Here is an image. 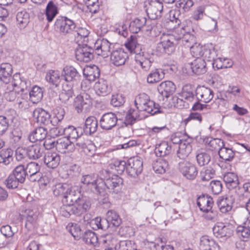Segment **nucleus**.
<instances>
[{
	"label": "nucleus",
	"instance_id": "1",
	"mask_svg": "<svg viewBox=\"0 0 250 250\" xmlns=\"http://www.w3.org/2000/svg\"><path fill=\"white\" fill-rule=\"evenodd\" d=\"M134 103L138 110L146 112L151 115L162 112L159 104L151 100L149 96L145 93L138 95Z\"/></svg>",
	"mask_w": 250,
	"mask_h": 250
},
{
	"label": "nucleus",
	"instance_id": "2",
	"mask_svg": "<svg viewBox=\"0 0 250 250\" xmlns=\"http://www.w3.org/2000/svg\"><path fill=\"white\" fill-rule=\"evenodd\" d=\"M123 180L117 175H112L111 177H104V180H101L100 195L104 196L107 189L109 192L118 193L121 189Z\"/></svg>",
	"mask_w": 250,
	"mask_h": 250
},
{
	"label": "nucleus",
	"instance_id": "3",
	"mask_svg": "<svg viewBox=\"0 0 250 250\" xmlns=\"http://www.w3.org/2000/svg\"><path fill=\"white\" fill-rule=\"evenodd\" d=\"M181 138L179 133H176L171 137V141L174 144H179V149L177 151L178 157L181 159L186 158L191 152L192 150L191 138L185 137Z\"/></svg>",
	"mask_w": 250,
	"mask_h": 250
},
{
	"label": "nucleus",
	"instance_id": "4",
	"mask_svg": "<svg viewBox=\"0 0 250 250\" xmlns=\"http://www.w3.org/2000/svg\"><path fill=\"white\" fill-rule=\"evenodd\" d=\"M191 54L193 57L198 56L209 62L216 57V52L214 45L210 43L201 46L200 44L191 47Z\"/></svg>",
	"mask_w": 250,
	"mask_h": 250
},
{
	"label": "nucleus",
	"instance_id": "5",
	"mask_svg": "<svg viewBox=\"0 0 250 250\" xmlns=\"http://www.w3.org/2000/svg\"><path fill=\"white\" fill-rule=\"evenodd\" d=\"M101 179L94 174L83 175L81 179V188L85 189L87 192H92L100 195Z\"/></svg>",
	"mask_w": 250,
	"mask_h": 250
},
{
	"label": "nucleus",
	"instance_id": "6",
	"mask_svg": "<svg viewBox=\"0 0 250 250\" xmlns=\"http://www.w3.org/2000/svg\"><path fill=\"white\" fill-rule=\"evenodd\" d=\"M173 35L163 34L160 38V42L157 44L156 51L160 55L163 54H171L175 50Z\"/></svg>",
	"mask_w": 250,
	"mask_h": 250
},
{
	"label": "nucleus",
	"instance_id": "7",
	"mask_svg": "<svg viewBox=\"0 0 250 250\" xmlns=\"http://www.w3.org/2000/svg\"><path fill=\"white\" fill-rule=\"evenodd\" d=\"M54 26L61 34L64 35L74 33L77 28L76 23L72 20L63 17L57 19Z\"/></svg>",
	"mask_w": 250,
	"mask_h": 250
},
{
	"label": "nucleus",
	"instance_id": "8",
	"mask_svg": "<svg viewBox=\"0 0 250 250\" xmlns=\"http://www.w3.org/2000/svg\"><path fill=\"white\" fill-rule=\"evenodd\" d=\"M92 104V102L90 96L85 92L78 95L74 101V106L78 113H81L83 110L87 111Z\"/></svg>",
	"mask_w": 250,
	"mask_h": 250
},
{
	"label": "nucleus",
	"instance_id": "9",
	"mask_svg": "<svg viewBox=\"0 0 250 250\" xmlns=\"http://www.w3.org/2000/svg\"><path fill=\"white\" fill-rule=\"evenodd\" d=\"M143 170V161L139 157L129 159L127 162L126 173L131 177L135 178L140 174Z\"/></svg>",
	"mask_w": 250,
	"mask_h": 250
},
{
	"label": "nucleus",
	"instance_id": "10",
	"mask_svg": "<svg viewBox=\"0 0 250 250\" xmlns=\"http://www.w3.org/2000/svg\"><path fill=\"white\" fill-rule=\"evenodd\" d=\"M94 49L87 44L79 45L75 51L76 58L80 62H87L94 58Z\"/></svg>",
	"mask_w": 250,
	"mask_h": 250
},
{
	"label": "nucleus",
	"instance_id": "11",
	"mask_svg": "<svg viewBox=\"0 0 250 250\" xmlns=\"http://www.w3.org/2000/svg\"><path fill=\"white\" fill-rule=\"evenodd\" d=\"M179 169L183 175L189 180L195 179L198 173L196 166L187 161L179 163Z\"/></svg>",
	"mask_w": 250,
	"mask_h": 250
},
{
	"label": "nucleus",
	"instance_id": "12",
	"mask_svg": "<svg viewBox=\"0 0 250 250\" xmlns=\"http://www.w3.org/2000/svg\"><path fill=\"white\" fill-rule=\"evenodd\" d=\"M118 121L117 115L112 112L105 113L99 121L100 126L104 130H110L115 127Z\"/></svg>",
	"mask_w": 250,
	"mask_h": 250
},
{
	"label": "nucleus",
	"instance_id": "13",
	"mask_svg": "<svg viewBox=\"0 0 250 250\" xmlns=\"http://www.w3.org/2000/svg\"><path fill=\"white\" fill-rule=\"evenodd\" d=\"M234 201L232 196L225 195L219 197L216 203L220 212L226 214L231 211Z\"/></svg>",
	"mask_w": 250,
	"mask_h": 250
},
{
	"label": "nucleus",
	"instance_id": "14",
	"mask_svg": "<svg viewBox=\"0 0 250 250\" xmlns=\"http://www.w3.org/2000/svg\"><path fill=\"white\" fill-rule=\"evenodd\" d=\"M163 12V4L159 0L151 1L147 9L148 17L151 20L160 18Z\"/></svg>",
	"mask_w": 250,
	"mask_h": 250
},
{
	"label": "nucleus",
	"instance_id": "15",
	"mask_svg": "<svg viewBox=\"0 0 250 250\" xmlns=\"http://www.w3.org/2000/svg\"><path fill=\"white\" fill-rule=\"evenodd\" d=\"M53 144L57 151L61 153H69L75 150V145L66 137L58 139Z\"/></svg>",
	"mask_w": 250,
	"mask_h": 250
},
{
	"label": "nucleus",
	"instance_id": "16",
	"mask_svg": "<svg viewBox=\"0 0 250 250\" xmlns=\"http://www.w3.org/2000/svg\"><path fill=\"white\" fill-rule=\"evenodd\" d=\"M111 44L106 39H98L94 44V52L97 55L105 58L110 53Z\"/></svg>",
	"mask_w": 250,
	"mask_h": 250
},
{
	"label": "nucleus",
	"instance_id": "17",
	"mask_svg": "<svg viewBox=\"0 0 250 250\" xmlns=\"http://www.w3.org/2000/svg\"><path fill=\"white\" fill-rule=\"evenodd\" d=\"M85 198L86 197L81 195L79 191L76 190L74 188L70 187L68 191L66 192L62 200L64 204L71 206L79 202L80 200Z\"/></svg>",
	"mask_w": 250,
	"mask_h": 250
},
{
	"label": "nucleus",
	"instance_id": "18",
	"mask_svg": "<svg viewBox=\"0 0 250 250\" xmlns=\"http://www.w3.org/2000/svg\"><path fill=\"white\" fill-rule=\"evenodd\" d=\"M188 26L182 27L180 30H177L176 32L179 36L176 40L180 41L183 44L191 48L193 46L191 44L195 42V37L190 34Z\"/></svg>",
	"mask_w": 250,
	"mask_h": 250
},
{
	"label": "nucleus",
	"instance_id": "19",
	"mask_svg": "<svg viewBox=\"0 0 250 250\" xmlns=\"http://www.w3.org/2000/svg\"><path fill=\"white\" fill-rule=\"evenodd\" d=\"M128 58L127 53L121 48L114 50L110 53L111 62L117 66L125 64Z\"/></svg>",
	"mask_w": 250,
	"mask_h": 250
},
{
	"label": "nucleus",
	"instance_id": "20",
	"mask_svg": "<svg viewBox=\"0 0 250 250\" xmlns=\"http://www.w3.org/2000/svg\"><path fill=\"white\" fill-rule=\"evenodd\" d=\"M7 84H9V86H11V88L17 91L20 89L22 94H23L26 91L28 87L26 80L23 78H21L20 74L18 73H15L11 77V82Z\"/></svg>",
	"mask_w": 250,
	"mask_h": 250
},
{
	"label": "nucleus",
	"instance_id": "21",
	"mask_svg": "<svg viewBox=\"0 0 250 250\" xmlns=\"http://www.w3.org/2000/svg\"><path fill=\"white\" fill-rule=\"evenodd\" d=\"M91 207L90 201L84 199L80 200L79 202L71 205V213L76 216H81L88 210Z\"/></svg>",
	"mask_w": 250,
	"mask_h": 250
},
{
	"label": "nucleus",
	"instance_id": "22",
	"mask_svg": "<svg viewBox=\"0 0 250 250\" xmlns=\"http://www.w3.org/2000/svg\"><path fill=\"white\" fill-rule=\"evenodd\" d=\"M214 235L218 238L224 240L229 237L232 234V231L229 226L225 225L222 223H216L212 229Z\"/></svg>",
	"mask_w": 250,
	"mask_h": 250
},
{
	"label": "nucleus",
	"instance_id": "23",
	"mask_svg": "<svg viewBox=\"0 0 250 250\" xmlns=\"http://www.w3.org/2000/svg\"><path fill=\"white\" fill-rule=\"evenodd\" d=\"M213 96V91L209 88L202 86L196 88V96L198 101L207 103L212 99Z\"/></svg>",
	"mask_w": 250,
	"mask_h": 250
},
{
	"label": "nucleus",
	"instance_id": "24",
	"mask_svg": "<svg viewBox=\"0 0 250 250\" xmlns=\"http://www.w3.org/2000/svg\"><path fill=\"white\" fill-rule=\"evenodd\" d=\"M135 59L136 63L145 71L148 70L153 62V58L149 54L144 52L137 53Z\"/></svg>",
	"mask_w": 250,
	"mask_h": 250
},
{
	"label": "nucleus",
	"instance_id": "25",
	"mask_svg": "<svg viewBox=\"0 0 250 250\" xmlns=\"http://www.w3.org/2000/svg\"><path fill=\"white\" fill-rule=\"evenodd\" d=\"M33 116L36 119L37 123L43 125H47L50 123L53 124L50 120L49 113L42 108H37L33 112Z\"/></svg>",
	"mask_w": 250,
	"mask_h": 250
},
{
	"label": "nucleus",
	"instance_id": "26",
	"mask_svg": "<svg viewBox=\"0 0 250 250\" xmlns=\"http://www.w3.org/2000/svg\"><path fill=\"white\" fill-rule=\"evenodd\" d=\"M157 89L163 97L168 98L175 92L176 86L171 81H167L162 82L158 86Z\"/></svg>",
	"mask_w": 250,
	"mask_h": 250
},
{
	"label": "nucleus",
	"instance_id": "27",
	"mask_svg": "<svg viewBox=\"0 0 250 250\" xmlns=\"http://www.w3.org/2000/svg\"><path fill=\"white\" fill-rule=\"evenodd\" d=\"M98 126V121L94 116H89L85 121V124L82 127L83 134L91 135L95 133Z\"/></svg>",
	"mask_w": 250,
	"mask_h": 250
},
{
	"label": "nucleus",
	"instance_id": "28",
	"mask_svg": "<svg viewBox=\"0 0 250 250\" xmlns=\"http://www.w3.org/2000/svg\"><path fill=\"white\" fill-rule=\"evenodd\" d=\"M194 57L196 58L190 63L192 72L197 75L205 73L207 71L206 62L204 59L198 56Z\"/></svg>",
	"mask_w": 250,
	"mask_h": 250
},
{
	"label": "nucleus",
	"instance_id": "29",
	"mask_svg": "<svg viewBox=\"0 0 250 250\" xmlns=\"http://www.w3.org/2000/svg\"><path fill=\"white\" fill-rule=\"evenodd\" d=\"M13 68L9 63H2L0 65V80L4 83L11 82Z\"/></svg>",
	"mask_w": 250,
	"mask_h": 250
},
{
	"label": "nucleus",
	"instance_id": "30",
	"mask_svg": "<svg viewBox=\"0 0 250 250\" xmlns=\"http://www.w3.org/2000/svg\"><path fill=\"white\" fill-rule=\"evenodd\" d=\"M76 146L81 149L82 150L87 156H93L96 151V146L94 144L89 140L84 141H78L76 144Z\"/></svg>",
	"mask_w": 250,
	"mask_h": 250
},
{
	"label": "nucleus",
	"instance_id": "31",
	"mask_svg": "<svg viewBox=\"0 0 250 250\" xmlns=\"http://www.w3.org/2000/svg\"><path fill=\"white\" fill-rule=\"evenodd\" d=\"M62 77L66 82L76 81L80 77L77 69L72 66H65L62 72Z\"/></svg>",
	"mask_w": 250,
	"mask_h": 250
},
{
	"label": "nucleus",
	"instance_id": "32",
	"mask_svg": "<svg viewBox=\"0 0 250 250\" xmlns=\"http://www.w3.org/2000/svg\"><path fill=\"white\" fill-rule=\"evenodd\" d=\"M60 162V156L56 152H47L44 156V163L49 168L57 167Z\"/></svg>",
	"mask_w": 250,
	"mask_h": 250
},
{
	"label": "nucleus",
	"instance_id": "33",
	"mask_svg": "<svg viewBox=\"0 0 250 250\" xmlns=\"http://www.w3.org/2000/svg\"><path fill=\"white\" fill-rule=\"evenodd\" d=\"M106 223L107 228L118 227L122 223V219L118 213L113 210H108L106 213Z\"/></svg>",
	"mask_w": 250,
	"mask_h": 250
},
{
	"label": "nucleus",
	"instance_id": "34",
	"mask_svg": "<svg viewBox=\"0 0 250 250\" xmlns=\"http://www.w3.org/2000/svg\"><path fill=\"white\" fill-rule=\"evenodd\" d=\"M197 204L201 211H208L212 208L213 201L208 195H202L197 199Z\"/></svg>",
	"mask_w": 250,
	"mask_h": 250
},
{
	"label": "nucleus",
	"instance_id": "35",
	"mask_svg": "<svg viewBox=\"0 0 250 250\" xmlns=\"http://www.w3.org/2000/svg\"><path fill=\"white\" fill-rule=\"evenodd\" d=\"M47 134L46 128L43 127H39L30 133L28 139L30 142L32 143L41 142L46 138Z\"/></svg>",
	"mask_w": 250,
	"mask_h": 250
},
{
	"label": "nucleus",
	"instance_id": "36",
	"mask_svg": "<svg viewBox=\"0 0 250 250\" xmlns=\"http://www.w3.org/2000/svg\"><path fill=\"white\" fill-rule=\"evenodd\" d=\"M96 93L99 96H104L110 93L111 88L109 86L107 82L100 79L96 82L94 86Z\"/></svg>",
	"mask_w": 250,
	"mask_h": 250
},
{
	"label": "nucleus",
	"instance_id": "37",
	"mask_svg": "<svg viewBox=\"0 0 250 250\" xmlns=\"http://www.w3.org/2000/svg\"><path fill=\"white\" fill-rule=\"evenodd\" d=\"M43 152V148L37 144L28 146L26 150V153L28 158L33 160L38 159L42 157Z\"/></svg>",
	"mask_w": 250,
	"mask_h": 250
},
{
	"label": "nucleus",
	"instance_id": "38",
	"mask_svg": "<svg viewBox=\"0 0 250 250\" xmlns=\"http://www.w3.org/2000/svg\"><path fill=\"white\" fill-rule=\"evenodd\" d=\"M28 93H29V100L33 104L39 103L43 97V91L37 85H34L31 90L27 89L23 94H27Z\"/></svg>",
	"mask_w": 250,
	"mask_h": 250
},
{
	"label": "nucleus",
	"instance_id": "39",
	"mask_svg": "<svg viewBox=\"0 0 250 250\" xmlns=\"http://www.w3.org/2000/svg\"><path fill=\"white\" fill-rule=\"evenodd\" d=\"M83 75L90 82L95 81L100 76V70L96 65L87 66L83 71Z\"/></svg>",
	"mask_w": 250,
	"mask_h": 250
},
{
	"label": "nucleus",
	"instance_id": "40",
	"mask_svg": "<svg viewBox=\"0 0 250 250\" xmlns=\"http://www.w3.org/2000/svg\"><path fill=\"white\" fill-rule=\"evenodd\" d=\"M64 135L68 139H77L83 134L82 127H75L72 125L64 127Z\"/></svg>",
	"mask_w": 250,
	"mask_h": 250
},
{
	"label": "nucleus",
	"instance_id": "41",
	"mask_svg": "<svg viewBox=\"0 0 250 250\" xmlns=\"http://www.w3.org/2000/svg\"><path fill=\"white\" fill-rule=\"evenodd\" d=\"M83 240L87 244L92 245L94 247L99 246V239L96 234L90 230H86L82 234Z\"/></svg>",
	"mask_w": 250,
	"mask_h": 250
},
{
	"label": "nucleus",
	"instance_id": "42",
	"mask_svg": "<svg viewBox=\"0 0 250 250\" xmlns=\"http://www.w3.org/2000/svg\"><path fill=\"white\" fill-rule=\"evenodd\" d=\"M152 167L154 171L158 174L164 173L168 168V162L162 158H158L153 162Z\"/></svg>",
	"mask_w": 250,
	"mask_h": 250
},
{
	"label": "nucleus",
	"instance_id": "43",
	"mask_svg": "<svg viewBox=\"0 0 250 250\" xmlns=\"http://www.w3.org/2000/svg\"><path fill=\"white\" fill-rule=\"evenodd\" d=\"M171 151V146L167 142H162L156 145L154 152L157 156L161 157L168 155Z\"/></svg>",
	"mask_w": 250,
	"mask_h": 250
},
{
	"label": "nucleus",
	"instance_id": "44",
	"mask_svg": "<svg viewBox=\"0 0 250 250\" xmlns=\"http://www.w3.org/2000/svg\"><path fill=\"white\" fill-rule=\"evenodd\" d=\"M146 17H139L135 19L130 23L129 29L133 33H137L146 24Z\"/></svg>",
	"mask_w": 250,
	"mask_h": 250
},
{
	"label": "nucleus",
	"instance_id": "45",
	"mask_svg": "<svg viewBox=\"0 0 250 250\" xmlns=\"http://www.w3.org/2000/svg\"><path fill=\"white\" fill-rule=\"evenodd\" d=\"M205 142L208 148L211 151H220L224 146L223 141L218 138H208L205 140Z\"/></svg>",
	"mask_w": 250,
	"mask_h": 250
},
{
	"label": "nucleus",
	"instance_id": "46",
	"mask_svg": "<svg viewBox=\"0 0 250 250\" xmlns=\"http://www.w3.org/2000/svg\"><path fill=\"white\" fill-rule=\"evenodd\" d=\"M69 187L70 186L66 183H57L52 187L53 193L55 196H61L62 198L68 191Z\"/></svg>",
	"mask_w": 250,
	"mask_h": 250
},
{
	"label": "nucleus",
	"instance_id": "47",
	"mask_svg": "<svg viewBox=\"0 0 250 250\" xmlns=\"http://www.w3.org/2000/svg\"><path fill=\"white\" fill-rule=\"evenodd\" d=\"M58 13V7L52 1L48 3L45 9V16L48 22L52 21Z\"/></svg>",
	"mask_w": 250,
	"mask_h": 250
},
{
	"label": "nucleus",
	"instance_id": "48",
	"mask_svg": "<svg viewBox=\"0 0 250 250\" xmlns=\"http://www.w3.org/2000/svg\"><path fill=\"white\" fill-rule=\"evenodd\" d=\"M165 73L161 69H155L152 70L148 75L147 82L149 83H153L160 82L164 78Z\"/></svg>",
	"mask_w": 250,
	"mask_h": 250
},
{
	"label": "nucleus",
	"instance_id": "49",
	"mask_svg": "<svg viewBox=\"0 0 250 250\" xmlns=\"http://www.w3.org/2000/svg\"><path fill=\"white\" fill-rule=\"evenodd\" d=\"M45 79L57 87L61 82L60 74L58 71L50 70L46 73Z\"/></svg>",
	"mask_w": 250,
	"mask_h": 250
},
{
	"label": "nucleus",
	"instance_id": "50",
	"mask_svg": "<svg viewBox=\"0 0 250 250\" xmlns=\"http://www.w3.org/2000/svg\"><path fill=\"white\" fill-rule=\"evenodd\" d=\"M11 174L15 176L19 181H21V184L23 183L26 176H28L25 167L22 164L17 166Z\"/></svg>",
	"mask_w": 250,
	"mask_h": 250
},
{
	"label": "nucleus",
	"instance_id": "51",
	"mask_svg": "<svg viewBox=\"0 0 250 250\" xmlns=\"http://www.w3.org/2000/svg\"><path fill=\"white\" fill-rule=\"evenodd\" d=\"M13 150L11 148L3 149L0 151V163L9 165L13 160Z\"/></svg>",
	"mask_w": 250,
	"mask_h": 250
},
{
	"label": "nucleus",
	"instance_id": "52",
	"mask_svg": "<svg viewBox=\"0 0 250 250\" xmlns=\"http://www.w3.org/2000/svg\"><path fill=\"white\" fill-rule=\"evenodd\" d=\"M219 157L225 161L230 162L232 161L235 155V151L231 148L225 147L224 146L222 147L220 151H218Z\"/></svg>",
	"mask_w": 250,
	"mask_h": 250
},
{
	"label": "nucleus",
	"instance_id": "53",
	"mask_svg": "<svg viewBox=\"0 0 250 250\" xmlns=\"http://www.w3.org/2000/svg\"><path fill=\"white\" fill-rule=\"evenodd\" d=\"M216 246L215 242L208 236H203L200 239V250H212V248H214Z\"/></svg>",
	"mask_w": 250,
	"mask_h": 250
},
{
	"label": "nucleus",
	"instance_id": "54",
	"mask_svg": "<svg viewBox=\"0 0 250 250\" xmlns=\"http://www.w3.org/2000/svg\"><path fill=\"white\" fill-rule=\"evenodd\" d=\"M223 179L227 186L231 188H236L239 184L238 177L234 173L228 172L226 173L224 176Z\"/></svg>",
	"mask_w": 250,
	"mask_h": 250
},
{
	"label": "nucleus",
	"instance_id": "55",
	"mask_svg": "<svg viewBox=\"0 0 250 250\" xmlns=\"http://www.w3.org/2000/svg\"><path fill=\"white\" fill-rule=\"evenodd\" d=\"M16 19L20 27L24 28L29 21V15L24 11H20L17 14Z\"/></svg>",
	"mask_w": 250,
	"mask_h": 250
},
{
	"label": "nucleus",
	"instance_id": "56",
	"mask_svg": "<svg viewBox=\"0 0 250 250\" xmlns=\"http://www.w3.org/2000/svg\"><path fill=\"white\" fill-rule=\"evenodd\" d=\"M194 89L191 85H186L183 87L181 96L188 101L192 102L194 97Z\"/></svg>",
	"mask_w": 250,
	"mask_h": 250
},
{
	"label": "nucleus",
	"instance_id": "57",
	"mask_svg": "<svg viewBox=\"0 0 250 250\" xmlns=\"http://www.w3.org/2000/svg\"><path fill=\"white\" fill-rule=\"evenodd\" d=\"M196 157L197 163L200 166L208 165L211 159L210 155L205 151L198 153Z\"/></svg>",
	"mask_w": 250,
	"mask_h": 250
},
{
	"label": "nucleus",
	"instance_id": "58",
	"mask_svg": "<svg viewBox=\"0 0 250 250\" xmlns=\"http://www.w3.org/2000/svg\"><path fill=\"white\" fill-rule=\"evenodd\" d=\"M215 171L212 167L203 168L200 172L201 180L203 182L208 181L215 175Z\"/></svg>",
	"mask_w": 250,
	"mask_h": 250
},
{
	"label": "nucleus",
	"instance_id": "59",
	"mask_svg": "<svg viewBox=\"0 0 250 250\" xmlns=\"http://www.w3.org/2000/svg\"><path fill=\"white\" fill-rule=\"evenodd\" d=\"M114 239L111 234H106L99 239V245L101 244L105 248H113Z\"/></svg>",
	"mask_w": 250,
	"mask_h": 250
},
{
	"label": "nucleus",
	"instance_id": "60",
	"mask_svg": "<svg viewBox=\"0 0 250 250\" xmlns=\"http://www.w3.org/2000/svg\"><path fill=\"white\" fill-rule=\"evenodd\" d=\"M21 181L12 174H10L4 181L6 187L9 189H14L18 187Z\"/></svg>",
	"mask_w": 250,
	"mask_h": 250
},
{
	"label": "nucleus",
	"instance_id": "61",
	"mask_svg": "<svg viewBox=\"0 0 250 250\" xmlns=\"http://www.w3.org/2000/svg\"><path fill=\"white\" fill-rule=\"evenodd\" d=\"M227 61V59H223L221 58H215L212 61L211 64L214 68H216L217 69H223L231 66V62L230 65H227L226 64V62Z\"/></svg>",
	"mask_w": 250,
	"mask_h": 250
},
{
	"label": "nucleus",
	"instance_id": "62",
	"mask_svg": "<svg viewBox=\"0 0 250 250\" xmlns=\"http://www.w3.org/2000/svg\"><path fill=\"white\" fill-rule=\"evenodd\" d=\"M193 5L192 0H180L176 3V8H179L183 12L189 10L190 8Z\"/></svg>",
	"mask_w": 250,
	"mask_h": 250
},
{
	"label": "nucleus",
	"instance_id": "63",
	"mask_svg": "<svg viewBox=\"0 0 250 250\" xmlns=\"http://www.w3.org/2000/svg\"><path fill=\"white\" fill-rule=\"evenodd\" d=\"M125 102V98L121 94H115L112 96L110 104L113 106L119 107L124 104Z\"/></svg>",
	"mask_w": 250,
	"mask_h": 250
},
{
	"label": "nucleus",
	"instance_id": "64",
	"mask_svg": "<svg viewBox=\"0 0 250 250\" xmlns=\"http://www.w3.org/2000/svg\"><path fill=\"white\" fill-rule=\"evenodd\" d=\"M236 233L239 237L248 238L250 236V228L248 226H239L236 229Z\"/></svg>",
	"mask_w": 250,
	"mask_h": 250
}]
</instances>
